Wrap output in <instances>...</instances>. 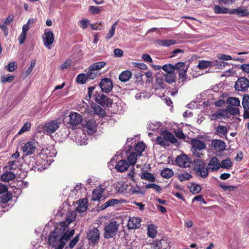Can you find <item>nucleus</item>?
Wrapping results in <instances>:
<instances>
[{
	"label": "nucleus",
	"mask_w": 249,
	"mask_h": 249,
	"mask_svg": "<svg viewBox=\"0 0 249 249\" xmlns=\"http://www.w3.org/2000/svg\"><path fill=\"white\" fill-rule=\"evenodd\" d=\"M194 169L196 174L201 178H206L209 174L208 167H206L205 162L199 159L195 160Z\"/></svg>",
	"instance_id": "nucleus-1"
},
{
	"label": "nucleus",
	"mask_w": 249,
	"mask_h": 249,
	"mask_svg": "<svg viewBox=\"0 0 249 249\" xmlns=\"http://www.w3.org/2000/svg\"><path fill=\"white\" fill-rule=\"evenodd\" d=\"M119 224L114 220H112L105 226L104 228V237L109 239L115 236L118 232Z\"/></svg>",
	"instance_id": "nucleus-2"
},
{
	"label": "nucleus",
	"mask_w": 249,
	"mask_h": 249,
	"mask_svg": "<svg viewBox=\"0 0 249 249\" xmlns=\"http://www.w3.org/2000/svg\"><path fill=\"white\" fill-rule=\"evenodd\" d=\"M158 144L163 146H167L169 145V142L172 143H175L177 140L175 136L169 132H166L163 134V137L159 136L156 139Z\"/></svg>",
	"instance_id": "nucleus-3"
},
{
	"label": "nucleus",
	"mask_w": 249,
	"mask_h": 249,
	"mask_svg": "<svg viewBox=\"0 0 249 249\" xmlns=\"http://www.w3.org/2000/svg\"><path fill=\"white\" fill-rule=\"evenodd\" d=\"M192 145L191 150L193 154L197 158H200L202 153L201 150L206 148V144L202 141L197 140L193 139L191 141Z\"/></svg>",
	"instance_id": "nucleus-4"
},
{
	"label": "nucleus",
	"mask_w": 249,
	"mask_h": 249,
	"mask_svg": "<svg viewBox=\"0 0 249 249\" xmlns=\"http://www.w3.org/2000/svg\"><path fill=\"white\" fill-rule=\"evenodd\" d=\"M60 122L57 120H53L48 122L44 125L43 130L47 134H51L54 132L59 127Z\"/></svg>",
	"instance_id": "nucleus-5"
},
{
	"label": "nucleus",
	"mask_w": 249,
	"mask_h": 249,
	"mask_svg": "<svg viewBox=\"0 0 249 249\" xmlns=\"http://www.w3.org/2000/svg\"><path fill=\"white\" fill-rule=\"evenodd\" d=\"M234 87L237 91H246L249 87V81L247 78L241 77L236 82Z\"/></svg>",
	"instance_id": "nucleus-6"
},
{
	"label": "nucleus",
	"mask_w": 249,
	"mask_h": 249,
	"mask_svg": "<svg viewBox=\"0 0 249 249\" xmlns=\"http://www.w3.org/2000/svg\"><path fill=\"white\" fill-rule=\"evenodd\" d=\"M37 143L33 141L26 143L22 148L25 155L28 156L34 154L36 149Z\"/></svg>",
	"instance_id": "nucleus-7"
},
{
	"label": "nucleus",
	"mask_w": 249,
	"mask_h": 249,
	"mask_svg": "<svg viewBox=\"0 0 249 249\" xmlns=\"http://www.w3.org/2000/svg\"><path fill=\"white\" fill-rule=\"evenodd\" d=\"M69 117V124L72 127L77 126L82 122V117L80 114L77 112H71Z\"/></svg>",
	"instance_id": "nucleus-8"
},
{
	"label": "nucleus",
	"mask_w": 249,
	"mask_h": 249,
	"mask_svg": "<svg viewBox=\"0 0 249 249\" xmlns=\"http://www.w3.org/2000/svg\"><path fill=\"white\" fill-rule=\"evenodd\" d=\"M99 86L103 92L109 93L112 89L113 83L110 79L105 78L102 79Z\"/></svg>",
	"instance_id": "nucleus-9"
},
{
	"label": "nucleus",
	"mask_w": 249,
	"mask_h": 249,
	"mask_svg": "<svg viewBox=\"0 0 249 249\" xmlns=\"http://www.w3.org/2000/svg\"><path fill=\"white\" fill-rule=\"evenodd\" d=\"M100 231L97 228H92L88 232V238L91 242L95 244L98 242L100 238Z\"/></svg>",
	"instance_id": "nucleus-10"
},
{
	"label": "nucleus",
	"mask_w": 249,
	"mask_h": 249,
	"mask_svg": "<svg viewBox=\"0 0 249 249\" xmlns=\"http://www.w3.org/2000/svg\"><path fill=\"white\" fill-rule=\"evenodd\" d=\"M207 167L209 171H216L221 167L220 162L216 157H213L210 160Z\"/></svg>",
	"instance_id": "nucleus-11"
},
{
	"label": "nucleus",
	"mask_w": 249,
	"mask_h": 249,
	"mask_svg": "<svg viewBox=\"0 0 249 249\" xmlns=\"http://www.w3.org/2000/svg\"><path fill=\"white\" fill-rule=\"evenodd\" d=\"M44 35L45 37L43 38L44 44L46 47L49 48L54 41V35L53 32L45 30Z\"/></svg>",
	"instance_id": "nucleus-12"
},
{
	"label": "nucleus",
	"mask_w": 249,
	"mask_h": 249,
	"mask_svg": "<svg viewBox=\"0 0 249 249\" xmlns=\"http://www.w3.org/2000/svg\"><path fill=\"white\" fill-rule=\"evenodd\" d=\"M177 164L180 167H187L190 165V159L185 155H180L176 160Z\"/></svg>",
	"instance_id": "nucleus-13"
},
{
	"label": "nucleus",
	"mask_w": 249,
	"mask_h": 249,
	"mask_svg": "<svg viewBox=\"0 0 249 249\" xmlns=\"http://www.w3.org/2000/svg\"><path fill=\"white\" fill-rule=\"evenodd\" d=\"M229 14L231 15H236L238 17H248L249 16V11L245 8H242L239 7L236 9H233L230 10Z\"/></svg>",
	"instance_id": "nucleus-14"
},
{
	"label": "nucleus",
	"mask_w": 249,
	"mask_h": 249,
	"mask_svg": "<svg viewBox=\"0 0 249 249\" xmlns=\"http://www.w3.org/2000/svg\"><path fill=\"white\" fill-rule=\"evenodd\" d=\"M96 102L103 106H108L111 104V100L103 93L98 94L95 97Z\"/></svg>",
	"instance_id": "nucleus-15"
},
{
	"label": "nucleus",
	"mask_w": 249,
	"mask_h": 249,
	"mask_svg": "<svg viewBox=\"0 0 249 249\" xmlns=\"http://www.w3.org/2000/svg\"><path fill=\"white\" fill-rule=\"evenodd\" d=\"M105 64L106 63H104L103 65H101L100 66L99 65H92L89 67V69L88 72V73L86 74L88 79H93L96 75V72L95 71L103 68Z\"/></svg>",
	"instance_id": "nucleus-16"
},
{
	"label": "nucleus",
	"mask_w": 249,
	"mask_h": 249,
	"mask_svg": "<svg viewBox=\"0 0 249 249\" xmlns=\"http://www.w3.org/2000/svg\"><path fill=\"white\" fill-rule=\"evenodd\" d=\"M141 220L139 217L130 218L127 223V227L129 229L139 228L141 226Z\"/></svg>",
	"instance_id": "nucleus-17"
},
{
	"label": "nucleus",
	"mask_w": 249,
	"mask_h": 249,
	"mask_svg": "<svg viewBox=\"0 0 249 249\" xmlns=\"http://www.w3.org/2000/svg\"><path fill=\"white\" fill-rule=\"evenodd\" d=\"M129 166V164L125 160H121L118 162L115 166L116 170L120 172L126 171Z\"/></svg>",
	"instance_id": "nucleus-18"
},
{
	"label": "nucleus",
	"mask_w": 249,
	"mask_h": 249,
	"mask_svg": "<svg viewBox=\"0 0 249 249\" xmlns=\"http://www.w3.org/2000/svg\"><path fill=\"white\" fill-rule=\"evenodd\" d=\"M184 63H177L175 67H174L170 63L165 64L162 67L163 71L167 72V73L174 72L175 68L180 69V67L182 66V64Z\"/></svg>",
	"instance_id": "nucleus-19"
},
{
	"label": "nucleus",
	"mask_w": 249,
	"mask_h": 249,
	"mask_svg": "<svg viewBox=\"0 0 249 249\" xmlns=\"http://www.w3.org/2000/svg\"><path fill=\"white\" fill-rule=\"evenodd\" d=\"M212 146L217 151H223L226 147L225 143L219 140H215L212 142Z\"/></svg>",
	"instance_id": "nucleus-20"
},
{
	"label": "nucleus",
	"mask_w": 249,
	"mask_h": 249,
	"mask_svg": "<svg viewBox=\"0 0 249 249\" xmlns=\"http://www.w3.org/2000/svg\"><path fill=\"white\" fill-rule=\"evenodd\" d=\"M16 178V175L10 171H6L0 177V179L4 182H8Z\"/></svg>",
	"instance_id": "nucleus-21"
},
{
	"label": "nucleus",
	"mask_w": 249,
	"mask_h": 249,
	"mask_svg": "<svg viewBox=\"0 0 249 249\" xmlns=\"http://www.w3.org/2000/svg\"><path fill=\"white\" fill-rule=\"evenodd\" d=\"M91 109L93 110V111H91L92 114H96L101 117L104 116L106 114L105 110L99 105L94 104L92 106Z\"/></svg>",
	"instance_id": "nucleus-22"
},
{
	"label": "nucleus",
	"mask_w": 249,
	"mask_h": 249,
	"mask_svg": "<svg viewBox=\"0 0 249 249\" xmlns=\"http://www.w3.org/2000/svg\"><path fill=\"white\" fill-rule=\"evenodd\" d=\"M87 201L85 199H83L77 202L78 206L76 207V211L79 213H83L87 209Z\"/></svg>",
	"instance_id": "nucleus-23"
},
{
	"label": "nucleus",
	"mask_w": 249,
	"mask_h": 249,
	"mask_svg": "<svg viewBox=\"0 0 249 249\" xmlns=\"http://www.w3.org/2000/svg\"><path fill=\"white\" fill-rule=\"evenodd\" d=\"M132 76V72L130 71L126 70L121 72L119 76V80L123 82L128 81Z\"/></svg>",
	"instance_id": "nucleus-24"
},
{
	"label": "nucleus",
	"mask_w": 249,
	"mask_h": 249,
	"mask_svg": "<svg viewBox=\"0 0 249 249\" xmlns=\"http://www.w3.org/2000/svg\"><path fill=\"white\" fill-rule=\"evenodd\" d=\"M127 186L123 181H119L115 185V190L117 193L124 194L126 192Z\"/></svg>",
	"instance_id": "nucleus-25"
},
{
	"label": "nucleus",
	"mask_w": 249,
	"mask_h": 249,
	"mask_svg": "<svg viewBox=\"0 0 249 249\" xmlns=\"http://www.w3.org/2000/svg\"><path fill=\"white\" fill-rule=\"evenodd\" d=\"M105 189L101 187H99L97 189H95L93 191V197L92 200H99L102 197V195L104 192Z\"/></svg>",
	"instance_id": "nucleus-26"
},
{
	"label": "nucleus",
	"mask_w": 249,
	"mask_h": 249,
	"mask_svg": "<svg viewBox=\"0 0 249 249\" xmlns=\"http://www.w3.org/2000/svg\"><path fill=\"white\" fill-rule=\"evenodd\" d=\"M68 226L66 222H61L56 225L55 233L60 234L63 233L65 231L66 228Z\"/></svg>",
	"instance_id": "nucleus-27"
},
{
	"label": "nucleus",
	"mask_w": 249,
	"mask_h": 249,
	"mask_svg": "<svg viewBox=\"0 0 249 249\" xmlns=\"http://www.w3.org/2000/svg\"><path fill=\"white\" fill-rule=\"evenodd\" d=\"M157 233V228L155 225L151 224L148 226L147 234L149 237L153 238L156 237Z\"/></svg>",
	"instance_id": "nucleus-28"
},
{
	"label": "nucleus",
	"mask_w": 249,
	"mask_h": 249,
	"mask_svg": "<svg viewBox=\"0 0 249 249\" xmlns=\"http://www.w3.org/2000/svg\"><path fill=\"white\" fill-rule=\"evenodd\" d=\"M213 11L216 14H226L229 13L230 10L219 5H215L214 7Z\"/></svg>",
	"instance_id": "nucleus-29"
},
{
	"label": "nucleus",
	"mask_w": 249,
	"mask_h": 249,
	"mask_svg": "<svg viewBox=\"0 0 249 249\" xmlns=\"http://www.w3.org/2000/svg\"><path fill=\"white\" fill-rule=\"evenodd\" d=\"M190 191L193 194H196L199 193L201 190L200 185L196 183H193L189 187Z\"/></svg>",
	"instance_id": "nucleus-30"
},
{
	"label": "nucleus",
	"mask_w": 249,
	"mask_h": 249,
	"mask_svg": "<svg viewBox=\"0 0 249 249\" xmlns=\"http://www.w3.org/2000/svg\"><path fill=\"white\" fill-rule=\"evenodd\" d=\"M137 154L135 152L131 153L127 158L129 165H134L137 161Z\"/></svg>",
	"instance_id": "nucleus-31"
},
{
	"label": "nucleus",
	"mask_w": 249,
	"mask_h": 249,
	"mask_svg": "<svg viewBox=\"0 0 249 249\" xmlns=\"http://www.w3.org/2000/svg\"><path fill=\"white\" fill-rule=\"evenodd\" d=\"M141 178L142 179L149 181H154L155 179L154 176L151 173L148 172L142 173L141 175Z\"/></svg>",
	"instance_id": "nucleus-32"
},
{
	"label": "nucleus",
	"mask_w": 249,
	"mask_h": 249,
	"mask_svg": "<svg viewBox=\"0 0 249 249\" xmlns=\"http://www.w3.org/2000/svg\"><path fill=\"white\" fill-rule=\"evenodd\" d=\"M216 57L220 60L226 61V60H233L234 61H239L241 60L240 59H235L232 58L231 55H226L222 53H218L216 55Z\"/></svg>",
	"instance_id": "nucleus-33"
},
{
	"label": "nucleus",
	"mask_w": 249,
	"mask_h": 249,
	"mask_svg": "<svg viewBox=\"0 0 249 249\" xmlns=\"http://www.w3.org/2000/svg\"><path fill=\"white\" fill-rule=\"evenodd\" d=\"M18 168V165L16 164L15 160L9 161L8 165L4 167L5 171L16 170Z\"/></svg>",
	"instance_id": "nucleus-34"
},
{
	"label": "nucleus",
	"mask_w": 249,
	"mask_h": 249,
	"mask_svg": "<svg viewBox=\"0 0 249 249\" xmlns=\"http://www.w3.org/2000/svg\"><path fill=\"white\" fill-rule=\"evenodd\" d=\"M173 171L169 168L164 169L161 172V176L166 178H171L173 176Z\"/></svg>",
	"instance_id": "nucleus-35"
},
{
	"label": "nucleus",
	"mask_w": 249,
	"mask_h": 249,
	"mask_svg": "<svg viewBox=\"0 0 249 249\" xmlns=\"http://www.w3.org/2000/svg\"><path fill=\"white\" fill-rule=\"evenodd\" d=\"M88 78L86 74L81 73L78 75L76 78V82L78 84H83L86 83Z\"/></svg>",
	"instance_id": "nucleus-36"
},
{
	"label": "nucleus",
	"mask_w": 249,
	"mask_h": 249,
	"mask_svg": "<svg viewBox=\"0 0 249 249\" xmlns=\"http://www.w3.org/2000/svg\"><path fill=\"white\" fill-rule=\"evenodd\" d=\"M76 217V214L74 212H70L67 214L66 218V223L70 224L72 221H74Z\"/></svg>",
	"instance_id": "nucleus-37"
},
{
	"label": "nucleus",
	"mask_w": 249,
	"mask_h": 249,
	"mask_svg": "<svg viewBox=\"0 0 249 249\" xmlns=\"http://www.w3.org/2000/svg\"><path fill=\"white\" fill-rule=\"evenodd\" d=\"M216 131L219 136H226L228 131L226 126L219 125L216 128Z\"/></svg>",
	"instance_id": "nucleus-38"
},
{
	"label": "nucleus",
	"mask_w": 249,
	"mask_h": 249,
	"mask_svg": "<svg viewBox=\"0 0 249 249\" xmlns=\"http://www.w3.org/2000/svg\"><path fill=\"white\" fill-rule=\"evenodd\" d=\"M176 43L174 39L161 40L159 41V44L162 46L169 47Z\"/></svg>",
	"instance_id": "nucleus-39"
},
{
	"label": "nucleus",
	"mask_w": 249,
	"mask_h": 249,
	"mask_svg": "<svg viewBox=\"0 0 249 249\" xmlns=\"http://www.w3.org/2000/svg\"><path fill=\"white\" fill-rule=\"evenodd\" d=\"M221 167L223 168L229 169L232 165V162L230 159L227 158L223 160L221 162Z\"/></svg>",
	"instance_id": "nucleus-40"
},
{
	"label": "nucleus",
	"mask_w": 249,
	"mask_h": 249,
	"mask_svg": "<svg viewBox=\"0 0 249 249\" xmlns=\"http://www.w3.org/2000/svg\"><path fill=\"white\" fill-rule=\"evenodd\" d=\"M103 10L102 7L89 6V11L92 14H97Z\"/></svg>",
	"instance_id": "nucleus-41"
},
{
	"label": "nucleus",
	"mask_w": 249,
	"mask_h": 249,
	"mask_svg": "<svg viewBox=\"0 0 249 249\" xmlns=\"http://www.w3.org/2000/svg\"><path fill=\"white\" fill-rule=\"evenodd\" d=\"M242 105L244 110L249 109V95H245L243 97Z\"/></svg>",
	"instance_id": "nucleus-42"
},
{
	"label": "nucleus",
	"mask_w": 249,
	"mask_h": 249,
	"mask_svg": "<svg viewBox=\"0 0 249 249\" xmlns=\"http://www.w3.org/2000/svg\"><path fill=\"white\" fill-rule=\"evenodd\" d=\"M11 198L12 195L10 192H7L0 197L1 202L4 204L8 202Z\"/></svg>",
	"instance_id": "nucleus-43"
},
{
	"label": "nucleus",
	"mask_w": 249,
	"mask_h": 249,
	"mask_svg": "<svg viewBox=\"0 0 249 249\" xmlns=\"http://www.w3.org/2000/svg\"><path fill=\"white\" fill-rule=\"evenodd\" d=\"M226 110L232 115H235L239 114V110L237 108L230 105L227 107Z\"/></svg>",
	"instance_id": "nucleus-44"
},
{
	"label": "nucleus",
	"mask_w": 249,
	"mask_h": 249,
	"mask_svg": "<svg viewBox=\"0 0 249 249\" xmlns=\"http://www.w3.org/2000/svg\"><path fill=\"white\" fill-rule=\"evenodd\" d=\"M117 22H115L111 26L109 30V33L107 35L106 38L107 39H109L112 38L115 34V31L116 27Z\"/></svg>",
	"instance_id": "nucleus-45"
},
{
	"label": "nucleus",
	"mask_w": 249,
	"mask_h": 249,
	"mask_svg": "<svg viewBox=\"0 0 249 249\" xmlns=\"http://www.w3.org/2000/svg\"><path fill=\"white\" fill-rule=\"evenodd\" d=\"M176 78L174 72L169 73L165 75V81L169 83H172L175 81Z\"/></svg>",
	"instance_id": "nucleus-46"
},
{
	"label": "nucleus",
	"mask_w": 249,
	"mask_h": 249,
	"mask_svg": "<svg viewBox=\"0 0 249 249\" xmlns=\"http://www.w3.org/2000/svg\"><path fill=\"white\" fill-rule=\"evenodd\" d=\"M74 231L73 230L70 231L66 232L63 236L60 238L61 240L62 241H68L70 239V238L74 234Z\"/></svg>",
	"instance_id": "nucleus-47"
},
{
	"label": "nucleus",
	"mask_w": 249,
	"mask_h": 249,
	"mask_svg": "<svg viewBox=\"0 0 249 249\" xmlns=\"http://www.w3.org/2000/svg\"><path fill=\"white\" fill-rule=\"evenodd\" d=\"M227 102L234 106H238L240 105V100L238 98L235 97H230L227 100Z\"/></svg>",
	"instance_id": "nucleus-48"
},
{
	"label": "nucleus",
	"mask_w": 249,
	"mask_h": 249,
	"mask_svg": "<svg viewBox=\"0 0 249 249\" xmlns=\"http://www.w3.org/2000/svg\"><path fill=\"white\" fill-rule=\"evenodd\" d=\"M145 148V144L143 142H138L136 145L135 150L140 154H141L142 152L144 151Z\"/></svg>",
	"instance_id": "nucleus-49"
},
{
	"label": "nucleus",
	"mask_w": 249,
	"mask_h": 249,
	"mask_svg": "<svg viewBox=\"0 0 249 249\" xmlns=\"http://www.w3.org/2000/svg\"><path fill=\"white\" fill-rule=\"evenodd\" d=\"M95 125L96 122L95 121L92 120H89L86 124V127L88 128L90 131H93L95 127Z\"/></svg>",
	"instance_id": "nucleus-50"
},
{
	"label": "nucleus",
	"mask_w": 249,
	"mask_h": 249,
	"mask_svg": "<svg viewBox=\"0 0 249 249\" xmlns=\"http://www.w3.org/2000/svg\"><path fill=\"white\" fill-rule=\"evenodd\" d=\"M30 128H31V124L27 122L21 127V128L18 131V134L20 135L26 131H29V129H30Z\"/></svg>",
	"instance_id": "nucleus-51"
},
{
	"label": "nucleus",
	"mask_w": 249,
	"mask_h": 249,
	"mask_svg": "<svg viewBox=\"0 0 249 249\" xmlns=\"http://www.w3.org/2000/svg\"><path fill=\"white\" fill-rule=\"evenodd\" d=\"M90 24L89 20L87 18L82 19L79 21V26L83 29H85Z\"/></svg>",
	"instance_id": "nucleus-52"
},
{
	"label": "nucleus",
	"mask_w": 249,
	"mask_h": 249,
	"mask_svg": "<svg viewBox=\"0 0 249 249\" xmlns=\"http://www.w3.org/2000/svg\"><path fill=\"white\" fill-rule=\"evenodd\" d=\"M192 177V176L187 173L181 174L178 175V178L180 181H183L185 180H188Z\"/></svg>",
	"instance_id": "nucleus-53"
},
{
	"label": "nucleus",
	"mask_w": 249,
	"mask_h": 249,
	"mask_svg": "<svg viewBox=\"0 0 249 249\" xmlns=\"http://www.w3.org/2000/svg\"><path fill=\"white\" fill-rule=\"evenodd\" d=\"M152 249H160L161 248V243L160 240H156L150 244Z\"/></svg>",
	"instance_id": "nucleus-54"
},
{
	"label": "nucleus",
	"mask_w": 249,
	"mask_h": 249,
	"mask_svg": "<svg viewBox=\"0 0 249 249\" xmlns=\"http://www.w3.org/2000/svg\"><path fill=\"white\" fill-rule=\"evenodd\" d=\"M91 29L94 30H101L103 29V26L102 22L90 24Z\"/></svg>",
	"instance_id": "nucleus-55"
},
{
	"label": "nucleus",
	"mask_w": 249,
	"mask_h": 249,
	"mask_svg": "<svg viewBox=\"0 0 249 249\" xmlns=\"http://www.w3.org/2000/svg\"><path fill=\"white\" fill-rule=\"evenodd\" d=\"M220 186L225 191H233L237 189V187L231 185H221Z\"/></svg>",
	"instance_id": "nucleus-56"
},
{
	"label": "nucleus",
	"mask_w": 249,
	"mask_h": 249,
	"mask_svg": "<svg viewBox=\"0 0 249 249\" xmlns=\"http://www.w3.org/2000/svg\"><path fill=\"white\" fill-rule=\"evenodd\" d=\"M17 68V66L16 63H9L8 65L5 67V69L8 71L11 72L14 71Z\"/></svg>",
	"instance_id": "nucleus-57"
},
{
	"label": "nucleus",
	"mask_w": 249,
	"mask_h": 249,
	"mask_svg": "<svg viewBox=\"0 0 249 249\" xmlns=\"http://www.w3.org/2000/svg\"><path fill=\"white\" fill-rule=\"evenodd\" d=\"M14 76H9L8 77H5L4 76H2L1 77V82L2 83H5L6 82H11L14 79Z\"/></svg>",
	"instance_id": "nucleus-58"
},
{
	"label": "nucleus",
	"mask_w": 249,
	"mask_h": 249,
	"mask_svg": "<svg viewBox=\"0 0 249 249\" xmlns=\"http://www.w3.org/2000/svg\"><path fill=\"white\" fill-rule=\"evenodd\" d=\"M146 188H153L158 192H160L161 190V187L156 184H148L146 186Z\"/></svg>",
	"instance_id": "nucleus-59"
},
{
	"label": "nucleus",
	"mask_w": 249,
	"mask_h": 249,
	"mask_svg": "<svg viewBox=\"0 0 249 249\" xmlns=\"http://www.w3.org/2000/svg\"><path fill=\"white\" fill-rule=\"evenodd\" d=\"M119 200L117 199H109L106 202V205H108L109 206H113L115 205H116L119 203Z\"/></svg>",
	"instance_id": "nucleus-60"
},
{
	"label": "nucleus",
	"mask_w": 249,
	"mask_h": 249,
	"mask_svg": "<svg viewBox=\"0 0 249 249\" xmlns=\"http://www.w3.org/2000/svg\"><path fill=\"white\" fill-rule=\"evenodd\" d=\"M0 28L3 31L5 36H7L8 34V29L6 26V25L3 23H0Z\"/></svg>",
	"instance_id": "nucleus-61"
},
{
	"label": "nucleus",
	"mask_w": 249,
	"mask_h": 249,
	"mask_svg": "<svg viewBox=\"0 0 249 249\" xmlns=\"http://www.w3.org/2000/svg\"><path fill=\"white\" fill-rule=\"evenodd\" d=\"M130 191L132 194H143L142 192L141 191V188L138 186L132 187Z\"/></svg>",
	"instance_id": "nucleus-62"
},
{
	"label": "nucleus",
	"mask_w": 249,
	"mask_h": 249,
	"mask_svg": "<svg viewBox=\"0 0 249 249\" xmlns=\"http://www.w3.org/2000/svg\"><path fill=\"white\" fill-rule=\"evenodd\" d=\"M26 36L27 34L24 33H21V34L19 35L18 38V40L19 41V43L20 44H22L24 42L26 37Z\"/></svg>",
	"instance_id": "nucleus-63"
},
{
	"label": "nucleus",
	"mask_w": 249,
	"mask_h": 249,
	"mask_svg": "<svg viewBox=\"0 0 249 249\" xmlns=\"http://www.w3.org/2000/svg\"><path fill=\"white\" fill-rule=\"evenodd\" d=\"M79 240L78 236H76L70 243L69 246L71 249H72L78 242Z\"/></svg>",
	"instance_id": "nucleus-64"
}]
</instances>
